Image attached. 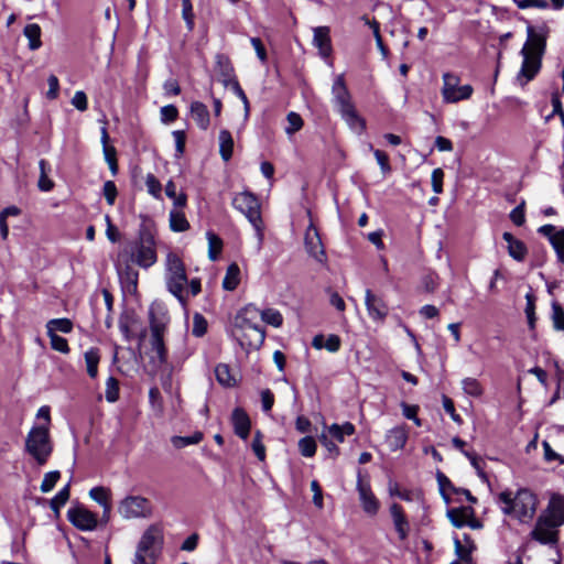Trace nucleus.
Wrapping results in <instances>:
<instances>
[{"mask_svg": "<svg viewBox=\"0 0 564 564\" xmlns=\"http://www.w3.org/2000/svg\"><path fill=\"white\" fill-rule=\"evenodd\" d=\"M251 446H252V449H253L256 456L260 460H264V458H265V447L262 444V435H261V433L259 431L254 434V437L252 440Z\"/></svg>", "mask_w": 564, "mask_h": 564, "instance_id": "58", "label": "nucleus"}, {"mask_svg": "<svg viewBox=\"0 0 564 564\" xmlns=\"http://www.w3.org/2000/svg\"><path fill=\"white\" fill-rule=\"evenodd\" d=\"M59 477H61V474L57 470L46 473L44 475V478H43L41 487H40L41 491L50 492L55 487Z\"/></svg>", "mask_w": 564, "mask_h": 564, "instance_id": "47", "label": "nucleus"}, {"mask_svg": "<svg viewBox=\"0 0 564 564\" xmlns=\"http://www.w3.org/2000/svg\"><path fill=\"white\" fill-rule=\"evenodd\" d=\"M203 440V433L195 432L191 436H173L171 442L175 448H183L188 445L198 444Z\"/></svg>", "mask_w": 564, "mask_h": 564, "instance_id": "40", "label": "nucleus"}, {"mask_svg": "<svg viewBox=\"0 0 564 564\" xmlns=\"http://www.w3.org/2000/svg\"><path fill=\"white\" fill-rule=\"evenodd\" d=\"M51 340V347L62 354H68L69 352V346L67 343V339L58 336L57 334H47Z\"/></svg>", "mask_w": 564, "mask_h": 564, "instance_id": "48", "label": "nucleus"}, {"mask_svg": "<svg viewBox=\"0 0 564 564\" xmlns=\"http://www.w3.org/2000/svg\"><path fill=\"white\" fill-rule=\"evenodd\" d=\"M145 185L149 194H151L153 197L159 198L161 196V183L153 174L147 175Z\"/></svg>", "mask_w": 564, "mask_h": 564, "instance_id": "52", "label": "nucleus"}, {"mask_svg": "<svg viewBox=\"0 0 564 564\" xmlns=\"http://www.w3.org/2000/svg\"><path fill=\"white\" fill-rule=\"evenodd\" d=\"M304 245L307 253L318 262L325 261V250L317 228L311 223L305 231Z\"/></svg>", "mask_w": 564, "mask_h": 564, "instance_id": "17", "label": "nucleus"}, {"mask_svg": "<svg viewBox=\"0 0 564 564\" xmlns=\"http://www.w3.org/2000/svg\"><path fill=\"white\" fill-rule=\"evenodd\" d=\"M365 305L369 317L376 323H383L389 314L388 303L381 295L375 294L371 290L365 292Z\"/></svg>", "mask_w": 564, "mask_h": 564, "instance_id": "16", "label": "nucleus"}, {"mask_svg": "<svg viewBox=\"0 0 564 564\" xmlns=\"http://www.w3.org/2000/svg\"><path fill=\"white\" fill-rule=\"evenodd\" d=\"M442 97L447 104H456L467 100L471 97L474 88L470 85H459L460 79L452 73H444L443 76Z\"/></svg>", "mask_w": 564, "mask_h": 564, "instance_id": "11", "label": "nucleus"}, {"mask_svg": "<svg viewBox=\"0 0 564 564\" xmlns=\"http://www.w3.org/2000/svg\"><path fill=\"white\" fill-rule=\"evenodd\" d=\"M232 206L247 217V219L256 230V236L258 240L257 251L259 252L262 248L264 235L263 221L260 212V203L258 197L251 192L243 191L234 196Z\"/></svg>", "mask_w": 564, "mask_h": 564, "instance_id": "4", "label": "nucleus"}, {"mask_svg": "<svg viewBox=\"0 0 564 564\" xmlns=\"http://www.w3.org/2000/svg\"><path fill=\"white\" fill-rule=\"evenodd\" d=\"M528 41L521 50L523 62L517 75V82L523 87L532 80L541 68V58L545 50V34L527 28Z\"/></svg>", "mask_w": 564, "mask_h": 564, "instance_id": "1", "label": "nucleus"}, {"mask_svg": "<svg viewBox=\"0 0 564 564\" xmlns=\"http://www.w3.org/2000/svg\"><path fill=\"white\" fill-rule=\"evenodd\" d=\"M117 187L112 181H107L104 184V195L109 205H113L117 197Z\"/></svg>", "mask_w": 564, "mask_h": 564, "instance_id": "63", "label": "nucleus"}, {"mask_svg": "<svg viewBox=\"0 0 564 564\" xmlns=\"http://www.w3.org/2000/svg\"><path fill=\"white\" fill-rule=\"evenodd\" d=\"M388 489H389V495L391 497H398V498H400L402 500H405V501H411L412 500L411 491H409V490H401L397 482L390 481Z\"/></svg>", "mask_w": 564, "mask_h": 564, "instance_id": "60", "label": "nucleus"}, {"mask_svg": "<svg viewBox=\"0 0 564 564\" xmlns=\"http://www.w3.org/2000/svg\"><path fill=\"white\" fill-rule=\"evenodd\" d=\"M260 319L273 327H280L283 324L282 314L274 308L260 311Z\"/></svg>", "mask_w": 564, "mask_h": 564, "instance_id": "39", "label": "nucleus"}, {"mask_svg": "<svg viewBox=\"0 0 564 564\" xmlns=\"http://www.w3.org/2000/svg\"><path fill=\"white\" fill-rule=\"evenodd\" d=\"M550 243L554 248L558 261L564 263V228L558 229L557 235L553 237Z\"/></svg>", "mask_w": 564, "mask_h": 564, "instance_id": "45", "label": "nucleus"}, {"mask_svg": "<svg viewBox=\"0 0 564 564\" xmlns=\"http://www.w3.org/2000/svg\"><path fill=\"white\" fill-rule=\"evenodd\" d=\"M531 538L541 544L555 545L558 542V527L540 516L531 531Z\"/></svg>", "mask_w": 564, "mask_h": 564, "instance_id": "13", "label": "nucleus"}, {"mask_svg": "<svg viewBox=\"0 0 564 564\" xmlns=\"http://www.w3.org/2000/svg\"><path fill=\"white\" fill-rule=\"evenodd\" d=\"M473 511L469 508H454L447 511V517L456 528H463L471 518Z\"/></svg>", "mask_w": 564, "mask_h": 564, "instance_id": "30", "label": "nucleus"}, {"mask_svg": "<svg viewBox=\"0 0 564 564\" xmlns=\"http://www.w3.org/2000/svg\"><path fill=\"white\" fill-rule=\"evenodd\" d=\"M149 402L156 415L161 416L164 411L163 399L159 388L152 387L149 390Z\"/></svg>", "mask_w": 564, "mask_h": 564, "instance_id": "41", "label": "nucleus"}, {"mask_svg": "<svg viewBox=\"0 0 564 564\" xmlns=\"http://www.w3.org/2000/svg\"><path fill=\"white\" fill-rule=\"evenodd\" d=\"M70 102L79 111H86L88 108V99L83 90L76 91Z\"/></svg>", "mask_w": 564, "mask_h": 564, "instance_id": "56", "label": "nucleus"}, {"mask_svg": "<svg viewBox=\"0 0 564 564\" xmlns=\"http://www.w3.org/2000/svg\"><path fill=\"white\" fill-rule=\"evenodd\" d=\"M48 90L46 91V97L51 100H54L58 96L59 90V82L55 75H50L47 78Z\"/></svg>", "mask_w": 564, "mask_h": 564, "instance_id": "64", "label": "nucleus"}, {"mask_svg": "<svg viewBox=\"0 0 564 564\" xmlns=\"http://www.w3.org/2000/svg\"><path fill=\"white\" fill-rule=\"evenodd\" d=\"M218 142L220 156L225 162H228L234 152V139L231 133L226 129L220 130Z\"/></svg>", "mask_w": 564, "mask_h": 564, "instance_id": "29", "label": "nucleus"}, {"mask_svg": "<svg viewBox=\"0 0 564 564\" xmlns=\"http://www.w3.org/2000/svg\"><path fill=\"white\" fill-rule=\"evenodd\" d=\"M462 388L465 394L474 398H478L484 393L482 386L480 382L475 378H464L462 380Z\"/></svg>", "mask_w": 564, "mask_h": 564, "instance_id": "37", "label": "nucleus"}, {"mask_svg": "<svg viewBox=\"0 0 564 564\" xmlns=\"http://www.w3.org/2000/svg\"><path fill=\"white\" fill-rule=\"evenodd\" d=\"M442 402H443V408H444L445 412L449 414L452 420L457 424H462L463 419L460 417L459 414L456 413L453 400L451 398H448L447 395H443Z\"/></svg>", "mask_w": 564, "mask_h": 564, "instance_id": "55", "label": "nucleus"}, {"mask_svg": "<svg viewBox=\"0 0 564 564\" xmlns=\"http://www.w3.org/2000/svg\"><path fill=\"white\" fill-rule=\"evenodd\" d=\"M162 326L159 324L151 325V346L152 350L155 352V357L158 358L160 364L166 361V350L163 343V334Z\"/></svg>", "mask_w": 564, "mask_h": 564, "instance_id": "26", "label": "nucleus"}, {"mask_svg": "<svg viewBox=\"0 0 564 564\" xmlns=\"http://www.w3.org/2000/svg\"><path fill=\"white\" fill-rule=\"evenodd\" d=\"M206 236L208 240V257L212 261H215L221 252L223 241L213 231H208Z\"/></svg>", "mask_w": 564, "mask_h": 564, "instance_id": "38", "label": "nucleus"}, {"mask_svg": "<svg viewBox=\"0 0 564 564\" xmlns=\"http://www.w3.org/2000/svg\"><path fill=\"white\" fill-rule=\"evenodd\" d=\"M170 227L175 232H183L189 228V223L183 210L172 209L170 212Z\"/></svg>", "mask_w": 564, "mask_h": 564, "instance_id": "33", "label": "nucleus"}, {"mask_svg": "<svg viewBox=\"0 0 564 564\" xmlns=\"http://www.w3.org/2000/svg\"><path fill=\"white\" fill-rule=\"evenodd\" d=\"M72 330L73 323L68 318H53L46 323L47 334H57V332L69 334Z\"/></svg>", "mask_w": 564, "mask_h": 564, "instance_id": "32", "label": "nucleus"}, {"mask_svg": "<svg viewBox=\"0 0 564 564\" xmlns=\"http://www.w3.org/2000/svg\"><path fill=\"white\" fill-rule=\"evenodd\" d=\"M127 252L130 253L131 261L139 267L144 269L152 267L158 260L155 239L152 232L148 229H141L138 240Z\"/></svg>", "mask_w": 564, "mask_h": 564, "instance_id": "8", "label": "nucleus"}, {"mask_svg": "<svg viewBox=\"0 0 564 564\" xmlns=\"http://www.w3.org/2000/svg\"><path fill=\"white\" fill-rule=\"evenodd\" d=\"M502 238L508 243L509 256L517 261H523L527 256L525 245L521 240L516 239L510 232H505Z\"/></svg>", "mask_w": 564, "mask_h": 564, "instance_id": "27", "label": "nucleus"}, {"mask_svg": "<svg viewBox=\"0 0 564 564\" xmlns=\"http://www.w3.org/2000/svg\"><path fill=\"white\" fill-rule=\"evenodd\" d=\"M313 45L318 50L323 58L332 55L333 46L329 26H316L313 29Z\"/></svg>", "mask_w": 564, "mask_h": 564, "instance_id": "19", "label": "nucleus"}, {"mask_svg": "<svg viewBox=\"0 0 564 564\" xmlns=\"http://www.w3.org/2000/svg\"><path fill=\"white\" fill-rule=\"evenodd\" d=\"M162 539L161 529L156 525H150L143 532L137 545L133 564H155Z\"/></svg>", "mask_w": 564, "mask_h": 564, "instance_id": "7", "label": "nucleus"}, {"mask_svg": "<svg viewBox=\"0 0 564 564\" xmlns=\"http://www.w3.org/2000/svg\"><path fill=\"white\" fill-rule=\"evenodd\" d=\"M356 489L362 511L370 517L377 516L380 509V501L373 494L370 482L364 480L359 475Z\"/></svg>", "mask_w": 564, "mask_h": 564, "instance_id": "12", "label": "nucleus"}, {"mask_svg": "<svg viewBox=\"0 0 564 564\" xmlns=\"http://www.w3.org/2000/svg\"><path fill=\"white\" fill-rule=\"evenodd\" d=\"M332 102L337 112L354 106L352 97L345 83L344 74L337 75L333 82Z\"/></svg>", "mask_w": 564, "mask_h": 564, "instance_id": "15", "label": "nucleus"}, {"mask_svg": "<svg viewBox=\"0 0 564 564\" xmlns=\"http://www.w3.org/2000/svg\"><path fill=\"white\" fill-rule=\"evenodd\" d=\"M235 433L242 440H247L250 432V419L242 409H235L231 414Z\"/></svg>", "mask_w": 564, "mask_h": 564, "instance_id": "23", "label": "nucleus"}, {"mask_svg": "<svg viewBox=\"0 0 564 564\" xmlns=\"http://www.w3.org/2000/svg\"><path fill=\"white\" fill-rule=\"evenodd\" d=\"M25 451L37 465H45L53 452L50 427L32 426L25 438Z\"/></svg>", "mask_w": 564, "mask_h": 564, "instance_id": "6", "label": "nucleus"}, {"mask_svg": "<svg viewBox=\"0 0 564 564\" xmlns=\"http://www.w3.org/2000/svg\"><path fill=\"white\" fill-rule=\"evenodd\" d=\"M67 519L80 531H94L98 524L97 514L83 506L68 509Z\"/></svg>", "mask_w": 564, "mask_h": 564, "instance_id": "14", "label": "nucleus"}, {"mask_svg": "<svg viewBox=\"0 0 564 564\" xmlns=\"http://www.w3.org/2000/svg\"><path fill=\"white\" fill-rule=\"evenodd\" d=\"M84 357L88 376L90 378H96L98 375V364L100 360L99 350L97 348H90L85 352Z\"/></svg>", "mask_w": 564, "mask_h": 564, "instance_id": "35", "label": "nucleus"}, {"mask_svg": "<svg viewBox=\"0 0 564 564\" xmlns=\"http://www.w3.org/2000/svg\"><path fill=\"white\" fill-rule=\"evenodd\" d=\"M240 283V269L237 263H231L226 271L223 280V288L227 291H234Z\"/></svg>", "mask_w": 564, "mask_h": 564, "instance_id": "31", "label": "nucleus"}, {"mask_svg": "<svg viewBox=\"0 0 564 564\" xmlns=\"http://www.w3.org/2000/svg\"><path fill=\"white\" fill-rule=\"evenodd\" d=\"M338 113L352 132L361 134L366 130V121L359 116L355 105Z\"/></svg>", "mask_w": 564, "mask_h": 564, "instance_id": "24", "label": "nucleus"}, {"mask_svg": "<svg viewBox=\"0 0 564 564\" xmlns=\"http://www.w3.org/2000/svg\"><path fill=\"white\" fill-rule=\"evenodd\" d=\"M192 119L202 130H207L210 123V116L206 105L200 101H193L189 106Z\"/></svg>", "mask_w": 564, "mask_h": 564, "instance_id": "25", "label": "nucleus"}, {"mask_svg": "<svg viewBox=\"0 0 564 564\" xmlns=\"http://www.w3.org/2000/svg\"><path fill=\"white\" fill-rule=\"evenodd\" d=\"M443 178H444L443 170L440 167L434 169L432 172V175H431V181H432L433 191L436 194H440L443 191Z\"/></svg>", "mask_w": 564, "mask_h": 564, "instance_id": "59", "label": "nucleus"}, {"mask_svg": "<svg viewBox=\"0 0 564 564\" xmlns=\"http://www.w3.org/2000/svg\"><path fill=\"white\" fill-rule=\"evenodd\" d=\"M119 514L126 519H145L152 516V503L142 496H127L118 505Z\"/></svg>", "mask_w": 564, "mask_h": 564, "instance_id": "10", "label": "nucleus"}, {"mask_svg": "<svg viewBox=\"0 0 564 564\" xmlns=\"http://www.w3.org/2000/svg\"><path fill=\"white\" fill-rule=\"evenodd\" d=\"M106 400L110 403L119 399V382L115 377H109L106 381Z\"/></svg>", "mask_w": 564, "mask_h": 564, "instance_id": "43", "label": "nucleus"}, {"mask_svg": "<svg viewBox=\"0 0 564 564\" xmlns=\"http://www.w3.org/2000/svg\"><path fill=\"white\" fill-rule=\"evenodd\" d=\"M558 528L564 524V496L554 494L551 496L549 505L541 514Z\"/></svg>", "mask_w": 564, "mask_h": 564, "instance_id": "18", "label": "nucleus"}, {"mask_svg": "<svg viewBox=\"0 0 564 564\" xmlns=\"http://www.w3.org/2000/svg\"><path fill=\"white\" fill-rule=\"evenodd\" d=\"M510 219L517 226H522L524 224V202H521L516 208L511 210Z\"/></svg>", "mask_w": 564, "mask_h": 564, "instance_id": "62", "label": "nucleus"}, {"mask_svg": "<svg viewBox=\"0 0 564 564\" xmlns=\"http://www.w3.org/2000/svg\"><path fill=\"white\" fill-rule=\"evenodd\" d=\"M215 376L217 381L224 387H232L236 383V379L226 364H219L216 366Z\"/></svg>", "mask_w": 564, "mask_h": 564, "instance_id": "36", "label": "nucleus"}, {"mask_svg": "<svg viewBox=\"0 0 564 564\" xmlns=\"http://www.w3.org/2000/svg\"><path fill=\"white\" fill-rule=\"evenodd\" d=\"M215 72L225 87H229V84L237 79L229 57L224 54L216 55Z\"/></svg>", "mask_w": 564, "mask_h": 564, "instance_id": "20", "label": "nucleus"}, {"mask_svg": "<svg viewBox=\"0 0 564 564\" xmlns=\"http://www.w3.org/2000/svg\"><path fill=\"white\" fill-rule=\"evenodd\" d=\"M373 155L377 160V163L380 166L381 172L383 174L390 173L391 166L389 163V156L383 151L380 150H373Z\"/></svg>", "mask_w": 564, "mask_h": 564, "instance_id": "61", "label": "nucleus"}, {"mask_svg": "<svg viewBox=\"0 0 564 564\" xmlns=\"http://www.w3.org/2000/svg\"><path fill=\"white\" fill-rule=\"evenodd\" d=\"M501 511L522 523L530 522L535 516L538 508V498L529 489H519L514 496L510 491H503L499 495Z\"/></svg>", "mask_w": 564, "mask_h": 564, "instance_id": "2", "label": "nucleus"}, {"mask_svg": "<svg viewBox=\"0 0 564 564\" xmlns=\"http://www.w3.org/2000/svg\"><path fill=\"white\" fill-rule=\"evenodd\" d=\"M23 34L29 40L30 50H37L41 45V28L36 23L25 25Z\"/></svg>", "mask_w": 564, "mask_h": 564, "instance_id": "34", "label": "nucleus"}, {"mask_svg": "<svg viewBox=\"0 0 564 564\" xmlns=\"http://www.w3.org/2000/svg\"><path fill=\"white\" fill-rule=\"evenodd\" d=\"M207 332V321L206 318L199 314L195 313L193 316V329L192 333L196 337H202Z\"/></svg>", "mask_w": 564, "mask_h": 564, "instance_id": "46", "label": "nucleus"}, {"mask_svg": "<svg viewBox=\"0 0 564 564\" xmlns=\"http://www.w3.org/2000/svg\"><path fill=\"white\" fill-rule=\"evenodd\" d=\"M552 321L556 330H564V311L557 303L552 304Z\"/></svg>", "mask_w": 564, "mask_h": 564, "instance_id": "49", "label": "nucleus"}, {"mask_svg": "<svg viewBox=\"0 0 564 564\" xmlns=\"http://www.w3.org/2000/svg\"><path fill=\"white\" fill-rule=\"evenodd\" d=\"M389 510L399 539L401 541L406 540L410 533V523L404 514L403 508L398 503H392Z\"/></svg>", "mask_w": 564, "mask_h": 564, "instance_id": "21", "label": "nucleus"}, {"mask_svg": "<svg viewBox=\"0 0 564 564\" xmlns=\"http://www.w3.org/2000/svg\"><path fill=\"white\" fill-rule=\"evenodd\" d=\"M316 448V442L312 436H305L299 441V451L304 457H313Z\"/></svg>", "mask_w": 564, "mask_h": 564, "instance_id": "42", "label": "nucleus"}, {"mask_svg": "<svg viewBox=\"0 0 564 564\" xmlns=\"http://www.w3.org/2000/svg\"><path fill=\"white\" fill-rule=\"evenodd\" d=\"M455 552L457 556L466 564L471 561V547L467 545H463L458 539H455Z\"/></svg>", "mask_w": 564, "mask_h": 564, "instance_id": "54", "label": "nucleus"}, {"mask_svg": "<svg viewBox=\"0 0 564 564\" xmlns=\"http://www.w3.org/2000/svg\"><path fill=\"white\" fill-rule=\"evenodd\" d=\"M260 310L248 304L236 316V326L243 332V337L250 347H260L265 338V332L260 325Z\"/></svg>", "mask_w": 564, "mask_h": 564, "instance_id": "5", "label": "nucleus"}, {"mask_svg": "<svg viewBox=\"0 0 564 564\" xmlns=\"http://www.w3.org/2000/svg\"><path fill=\"white\" fill-rule=\"evenodd\" d=\"M69 485L67 484L63 487L51 500V508L58 512L59 509L67 502L69 499Z\"/></svg>", "mask_w": 564, "mask_h": 564, "instance_id": "44", "label": "nucleus"}, {"mask_svg": "<svg viewBox=\"0 0 564 564\" xmlns=\"http://www.w3.org/2000/svg\"><path fill=\"white\" fill-rule=\"evenodd\" d=\"M117 269H118V273H119V276H120V280L122 282H128L130 283L133 288L137 286V281H138V273L132 270L129 265L126 267L124 270H122L119 264L117 265Z\"/></svg>", "mask_w": 564, "mask_h": 564, "instance_id": "51", "label": "nucleus"}, {"mask_svg": "<svg viewBox=\"0 0 564 564\" xmlns=\"http://www.w3.org/2000/svg\"><path fill=\"white\" fill-rule=\"evenodd\" d=\"M89 497L96 501L105 513L111 512V490L107 487L97 486L89 490Z\"/></svg>", "mask_w": 564, "mask_h": 564, "instance_id": "28", "label": "nucleus"}, {"mask_svg": "<svg viewBox=\"0 0 564 564\" xmlns=\"http://www.w3.org/2000/svg\"><path fill=\"white\" fill-rule=\"evenodd\" d=\"M355 431V425L350 422L343 424L334 423L329 426L325 425L319 435V441L327 452L336 457L339 455V448L336 443H343L345 437L352 435Z\"/></svg>", "mask_w": 564, "mask_h": 564, "instance_id": "9", "label": "nucleus"}, {"mask_svg": "<svg viewBox=\"0 0 564 564\" xmlns=\"http://www.w3.org/2000/svg\"><path fill=\"white\" fill-rule=\"evenodd\" d=\"M160 113L161 120L164 123L173 122L178 116L177 108L173 105L163 106Z\"/></svg>", "mask_w": 564, "mask_h": 564, "instance_id": "57", "label": "nucleus"}, {"mask_svg": "<svg viewBox=\"0 0 564 564\" xmlns=\"http://www.w3.org/2000/svg\"><path fill=\"white\" fill-rule=\"evenodd\" d=\"M164 278L169 292L185 306L187 302L185 289L188 283L186 270L182 259L174 252L166 254Z\"/></svg>", "mask_w": 564, "mask_h": 564, "instance_id": "3", "label": "nucleus"}, {"mask_svg": "<svg viewBox=\"0 0 564 564\" xmlns=\"http://www.w3.org/2000/svg\"><path fill=\"white\" fill-rule=\"evenodd\" d=\"M182 17L188 30L194 28V13L191 0H182Z\"/></svg>", "mask_w": 564, "mask_h": 564, "instance_id": "50", "label": "nucleus"}, {"mask_svg": "<svg viewBox=\"0 0 564 564\" xmlns=\"http://www.w3.org/2000/svg\"><path fill=\"white\" fill-rule=\"evenodd\" d=\"M408 438L409 431L404 424L392 427L386 434V443L392 452L402 449L405 446Z\"/></svg>", "mask_w": 564, "mask_h": 564, "instance_id": "22", "label": "nucleus"}, {"mask_svg": "<svg viewBox=\"0 0 564 564\" xmlns=\"http://www.w3.org/2000/svg\"><path fill=\"white\" fill-rule=\"evenodd\" d=\"M288 123L289 126L285 128V132L288 134H292L299 131L303 126V120L300 115L296 112H290L288 115Z\"/></svg>", "mask_w": 564, "mask_h": 564, "instance_id": "53", "label": "nucleus"}]
</instances>
